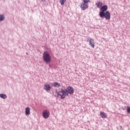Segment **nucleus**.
I'll list each match as a JSON object with an SVG mask.
<instances>
[{"mask_svg":"<svg viewBox=\"0 0 130 130\" xmlns=\"http://www.w3.org/2000/svg\"><path fill=\"white\" fill-rule=\"evenodd\" d=\"M88 6L87 4L82 3L81 4L80 8L82 11H85L88 8Z\"/></svg>","mask_w":130,"mask_h":130,"instance_id":"obj_6","label":"nucleus"},{"mask_svg":"<svg viewBox=\"0 0 130 130\" xmlns=\"http://www.w3.org/2000/svg\"><path fill=\"white\" fill-rule=\"evenodd\" d=\"M127 112L130 113V107H127Z\"/></svg>","mask_w":130,"mask_h":130,"instance_id":"obj_16","label":"nucleus"},{"mask_svg":"<svg viewBox=\"0 0 130 130\" xmlns=\"http://www.w3.org/2000/svg\"><path fill=\"white\" fill-rule=\"evenodd\" d=\"M87 41L89 42V45L91 46L92 48H94L95 47V42L94 41V39L92 38L88 39Z\"/></svg>","mask_w":130,"mask_h":130,"instance_id":"obj_4","label":"nucleus"},{"mask_svg":"<svg viewBox=\"0 0 130 130\" xmlns=\"http://www.w3.org/2000/svg\"><path fill=\"white\" fill-rule=\"evenodd\" d=\"M88 3H90V0H83L84 4H87L88 5Z\"/></svg>","mask_w":130,"mask_h":130,"instance_id":"obj_15","label":"nucleus"},{"mask_svg":"<svg viewBox=\"0 0 130 130\" xmlns=\"http://www.w3.org/2000/svg\"><path fill=\"white\" fill-rule=\"evenodd\" d=\"M42 2H45L46 0H42Z\"/></svg>","mask_w":130,"mask_h":130,"instance_id":"obj_17","label":"nucleus"},{"mask_svg":"<svg viewBox=\"0 0 130 130\" xmlns=\"http://www.w3.org/2000/svg\"><path fill=\"white\" fill-rule=\"evenodd\" d=\"M66 2H67V0H59V3L61 5V6H63Z\"/></svg>","mask_w":130,"mask_h":130,"instance_id":"obj_13","label":"nucleus"},{"mask_svg":"<svg viewBox=\"0 0 130 130\" xmlns=\"http://www.w3.org/2000/svg\"><path fill=\"white\" fill-rule=\"evenodd\" d=\"M74 90L72 86H69L67 87V89H63L61 88L57 92V96L60 97L61 99H65L67 96H69V94L72 95L74 94Z\"/></svg>","mask_w":130,"mask_h":130,"instance_id":"obj_1","label":"nucleus"},{"mask_svg":"<svg viewBox=\"0 0 130 130\" xmlns=\"http://www.w3.org/2000/svg\"><path fill=\"white\" fill-rule=\"evenodd\" d=\"M50 113H49V111L44 110L43 112V116L44 118L47 119L49 117Z\"/></svg>","mask_w":130,"mask_h":130,"instance_id":"obj_5","label":"nucleus"},{"mask_svg":"<svg viewBox=\"0 0 130 130\" xmlns=\"http://www.w3.org/2000/svg\"><path fill=\"white\" fill-rule=\"evenodd\" d=\"M0 97L1 98H3V99H7V95H6L5 94H1Z\"/></svg>","mask_w":130,"mask_h":130,"instance_id":"obj_12","label":"nucleus"},{"mask_svg":"<svg viewBox=\"0 0 130 130\" xmlns=\"http://www.w3.org/2000/svg\"><path fill=\"white\" fill-rule=\"evenodd\" d=\"M43 58L44 61L49 63L50 61H51V57H50V55L47 52H44L43 54Z\"/></svg>","mask_w":130,"mask_h":130,"instance_id":"obj_3","label":"nucleus"},{"mask_svg":"<svg viewBox=\"0 0 130 130\" xmlns=\"http://www.w3.org/2000/svg\"><path fill=\"white\" fill-rule=\"evenodd\" d=\"M100 116H101L102 118H107V114L104 112H100Z\"/></svg>","mask_w":130,"mask_h":130,"instance_id":"obj_7","label":"nucleus"},{"mask_svg":"<svg viewBox=\"0 0 130 130\" xmlns=\"http://www.w3.org/2000/svg\"><path fill=\"white\" fill-rule=\"evenodd\" d=\"M5 20V16L3 15H0V22L4 21Z\"/></svg>","mask_w":130,"mask_h":130,"instance_id":"obj_14","label":"nucleus"},{"mask_svg":"<svg viewBox=\"0 0 130 130\" xmlns=\"http://www.w3.org/2000/svg\"><path fill=\"white\" fill-rule=\"evenodd\" d=\"M30 107H27L25 108V115H30Z\"/></svg>","mask_w":130,"mask_h":130,"instance_id":"obj_10","label":"nucleus"},{"mask_svg":"<svg viewBox=\"0 0 130 130\" xmlns=\"http://www.w3.org/2000/svg\"><path fill=\"white\" fill-rule=\"evenodd\" d=\"M53 85L54 86V87H56L57 88H58V87H60V84L57 82H54L53 84Z\"/></svg>","mask_w":130,"mask_h":130,"instance_id":"obj_11","label":"nucleus"},{"mask_svg":"<svg viewBox=\"0 0 130 130\" xmlns=\"http://www.w3.org/2000/svg\"><path fill=\"white\" fill-rule=\"evenodd\" d=\"M95 5L99 9H101V7H102V6H103V4L102 3V2H98L95 3Z\"/></svg>","mask_w":130,"mask_h":130,"instance_id":"obj_8","label":"nucleus"},{"mask_svg":"<svg viewBox=\"0 0 130 130\" xmlns=\"http://www.w3.org/2000/svg\"><path fill=\"white\" fill-rule=\"evenodd\" d=\"M44 89L46 91H50V89H51V87H50L49 84H47L45 85Z\"/></svg>","mask_w":130,"mask_h":130,"instance_id":"obj_9","label":"nucleus"},{"mask_svg":"<svg viewBox=\"0 0 130 130\" xmlns=\"http://www.w3.org/2000/svg\"><path fill=\"white\" fill-rule=\"evenodd\" d=\"M107 6L104 5L102 6L101 8V12H100L99 15L101 18H103L104 17L106 20H110L111 15L110 12L107 11Z\"/></svg>","mask_w":130,"mask_h":130,"instance_id":"obj_2","label":"nucleus"}]
</instances>
